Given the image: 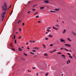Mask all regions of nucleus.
Returning a JSON list of instances; mask_svg holds the SVG:
<instances>
[{"mask_svg": "<svg viewBox=\"0 0 76 76\" xmlns=\"http://www.w3.org/2000/svg\"><path fill=\"white\" fill-rule=\"evenodd\" d=\"M35 42V41H32L33 43H34V42Z\"/></svg>", "mask_w": 76, "mask_h": 76, "instance_id": "nucleus-51", "label": "nucleus"}, {"mask_svg": "<svg viewBox=\"0 0 76 76\" xmlns=\"http://www.w3.org/2000/svg\"><path fill=\"white\" fill-rule=\"evenodd\" d=\"M63 76V74H62V76Z\"/></svg>", "mask_w": 76, "mask_h": 76, "instance_id": "nucleus-64", "label": "nucleus"}, {"mask_svg": "<svg viewBox=\"0 0 76 76\" xmlns=\"http://www.w3.org/2000/svg\"><path fill=\"white\" fill-rule=\"evenodd\" d=\"M1 18H4V14H1Z\"/></svg>", "mask_w": 76, "mask_h": 76, "instance_id": "nucleus-9", "label": "nucleus"}, {"mask_svg": "<svg viewBox=\"0 0 76 76\" xmlns=\"http://www.w3.org/2000/svg\"><path fill=\"white\" fill-rule=\"evenodd\" d=\"M50 53H54V51H50Z\"/></svg>", "mask_w": 76, "mask_h": 76, "instance_id": "nucleus-37", "label": "nucleus"}, {"mask_svg": "<svg viewBox=\"0 0 76 76\" xmlns=\"http://www.w3.org/2000/svg\"><path fill=\"white\" fill-rule=\"evenodd\" d=\"M3 19H4V18H2V21H3Z\"/></svg>", "mask_w": 76, "mask_h": 76, "instance_id": "nucleus-50", "label": "nucleus"}, {"mask_svg": "<svg viewBox=\"0 0 76 76\" xmlns=\"http://www.w3.org/2000/svg\"><path fill=\"white\" fill-rule=\"evenodd\" d=\"M61 56L62 57H64L65 56H64V55H62Z\"/></svg>", "mask_w": 76, "mask_h": 76, "instance_id": "nucleus-27", "label": "nucleus"}, {"mask_svg": "<svg viewBox=\"0 0 76 76\" xmlns=\"http://www.w3.org/2000/svg\"><path fill=\"white\" fill-rule=\"evenodd\" d=\"M5 14H6V12H3L2 15H5Z\"/></svg>", "mask_w": 76, "mask_h": 76, "instance_id": "nucleus-28", "label": "nucleus"}, {"mask_svg": "<svg viewBox=\"0 0 76 76\" xmlns=\"http://www.w3.org/2000/svg\"><path fill=\"white\" fill-rule=\"evenodd\" d=\"M47 31H48V32H51V30H49V29H48L47 30Z\"/></svg>", "mask_w": 76, "mask_h": 76, "instance_id": "nucleus-22", "label": "nucleus"}, {"mask_svg": "<svg viewBox=\"0 0 76 76\" xmlns=\"http://www.w3.org/2000/svg\"><path fill=\"white\" fill-rule=\"evenodd\" d=\"M65 46H66V47H71L70 45L67 44H65Z\"/></svg>", "mask_w": 76, "mask_h": 76, "instance_id": "nucleus-2", "label": "nucleus"}, {"mask_svg": "<svg viewBox=\"0 0 76 76\" xmlns=\"http://www.w3.org/2000/svg\"><path fill=\"white\" fill-rule=\"evenodd\" d=\"M44 2V3H48L49 1H45Z\"/></svg>", "mask_w": 76, "mask_h": 76, "instance_id": "nucleus-7", "label": "nucleus"}, {"mask_svg": "<svg viewBox=\"0 0 76 76\" xmlns=\"http://www.w3.org/2000/svg\"><path fill=\"white\" fill-rule=\"evenodd\" d=\"M65 57H66V56H65L64 57H63V58H64V59H66V58H65Z\"/></svg>", "mask_w": 76, "mask_h": 76, "instance_id": "nucleus-46", "label": "nucleus"}, {"mask_svg": "<svg viewBox=\"0 0 76 76\" xmlns=\"http://www.w3.org/2000/svg\"><path fill=\"white\" fill-rule=\"evenodd\" d=\"M38 12H36L34 13V15H37V14H38Z\"/></svg>", "mask_w": 76, "mask_h": 76, "instance_id": "nucleus-31", "label": "nucleus"}, {"mask_svg": "<svg viewBox=\"0 0 76 76\" xmlns=\"http://www.w3.org/2000/svg\"><path fill=\"white\" fill-rule=\"evenodd\" d=\"M53 29H55V30H56V31H58V28H56L54 27V26H53Z\"/></svg>", "mask_w": 76, "mask_h": 76, "instance_id": "nucleus-4", "label": "nucleus"}, {"mask_svg": "<svg viewBox=\"0 0 76 76\" xmlns=\"http://www.w3.org/2000/svg\"><path fill=\"white\" fill-rule=\"evenodd\" d=\"M21 38H22V36H20L18 38V39H21Z\"/></svg>", "mask_w": 76, "mask_h": 76, "instance_id": "nucleus-12", "label": "nucleus"}, {"mask_svg": "<svg viewBox=\"0 0 76 76\" xmlns=\"http://www.w3.org/2000/svg\"><path fill=\"white\" fill-rule=\"evenodd\" d=\"M66 29L64 30L63 32V34H64L66 32Z\"/></svg>", "mask_w": 76, "mask_h": 76, "instance_id": "nucleus-13", "label": "nucleus"}, {"mask_svg": "<svg viewBox=\"0 0 76 76\" xmlns=\"http://www.w3.org/2000/svg\"><path fill=\"white\" fill-rule=\"evenodd\" d=\"M63 49H64V48L62 47L60 48V50H63Z\"/></svg>", "mask_w": 76, "mask_h": 76, "instance_id": "nucleus-15", "label": "nucleus"}, {"mask_svg": "<svg viewBox=\"0 0 76 76\" xmlns=\"http://www.w3.org/2000/svg\"><path fill=\"white\" fill-rule=\"evenodd\" d=\"M36 18H39V16H38V15L36 17Z\"/></svg>", "mask_w": 76, "mask_h": 76, "instance_id": "nucleus-34", "label": "nucleus"}, {"mask_svg": "<svg viewBox=\"0 0 76 76\" xmlns=\"http://www.w3.org/2000/svg\"><path fill=\"white\" fill-rule=\"evenodd\" d=\"M23 54H24V55H25V56H28V55H27V54H26L25 53H24Z\"/></svg>", "mask_w": 76, "mask_h": 76, "instance_id": "nucleus-20", "label": "nucleus"}, {"mask_svg": "<svg viewBox=\"0 0 76 76\" xmlns=\"http://www.w3.org/2000/svg\"><path fill=\"white\" fill-rule=\"evenodd\" d=\"M48 39V38H45V39L46 40H47V39Z\"/></svg>", "mask_w": 76, "mask_h": 76, "instance_id": "nucleus-48", "label": "nucleus"}, {"mask_svg": "<svg viewBox=\"0 0 76 76\" xmlns=\"http://www.w3.org/2000/svg\"><path fill=\"white\" fill-rule=\"evenodd\" d=\"M2 9L3 10L7 11V4H6V3H5L4 4V5L2 6Z\"/></svg>", "mask_w": 76, "mask_h": 76, "instance_id": "nucleus-1", "label": "nucleus"}, {"mask_svg": "<svg viewBox=\"0 0 76 76\" xmlns=\"http://www.w3.org/2000/svg\"><path fill=\"white\" fill-rule=\"evenodd\" d=\"M69 57L70 58L72 59L73 58V56H69Z\"/></svg>", "mask_w": 76, "mask_h": 76, "instance_id": "nucleus-19", "label": "nucleus"}, {"mask_svg": "<svg viewBox=\"0 0 76 76\" xmlns=\"http://www.w3.org/2000/svg\"><path fill=\"white\" fill-rule=\"evenodd\" d=\"M13 13V12L12 11H11V12L10 13V15H12V13Z\"/></svg>", "mask_w": 76, "mask_h": 76, "instance_id": "nucleus-53", "label": "nucleus"}, {"mask_svg": "<svg viewBox=\"0 0 76 76\" xmlns=\"http://www.w3.org/2000/svg\"><path fill=\"white\" fill-rule=\"evenodd\" d=\"M18 22H21V20H19Z\"/></svg>", "mask_w": 76, "mask_h": 76, "instance_id": "nucleus-62", "label": "nucleus"}, {"mask_svg": "<svg viewBox=\"0 0 76 76\" xmlns=\"http://www.w3.org/2000/svg\"><path fill=\"white\" fill-rule=\"evenodd\" d=\"M50 47H53V44H51L50 45Z\"/></svg>", "mask_w": 76, "mask_h": 76, "instance_id": "nucleus-26", "label": "nucleus"}, {"mask_svg": "<svg viewBox=\"0 0 76 76\" xmlns=\"http://www.w3.org/2000/svg\"><path fill=\"white\" fill-rule=\"evenodd\" d=\"M33 69H35V67H32Z\"/></svg>", "mask_w": 76, "mask_h": 76, "instance_id": "nucleus-57", "label": "nucleus"}, {"mask_svg": "<svg viewBox=\"0 0 76 76\" xmlns=\"http://www.w3.org/2000/svg\"><path fill=\"white\" fill-rule=\"evenodd\" d=\"M44 7H41L40 9H44Z\"/></svg>", "mask_w": 76, "mask_h": 76, "instance_id": "nucleus-23", "label": "nucleus"}, {"mask_svg": "<svg viewBox=\"0 0 76 76\" xmlns=\"http://www.w3.org/2000/svg\"><path fill=\"white\" fill-rule=\"evenodd\" d=\"M57 51V50H56V49H55L54 50H53V53H54L55 51Z\"/></svg>", "mask_w": 76, "mask_h": 76, "instance_id": "nucleus-29", "label": "nucleus"}, {"mask_svg": "<svg viewBox=\"0 0 76 76\" xmlns=\"http://www.w3.org/2000/svg\"><path fill=\"white\" fill-rule=\"evenodd\" d=\"M47 29H51V27H48Z\"/></svg>", "mask_w": 76, "mask_h": 76, "instance_id": "nucleus-49", "label": "nucleus"}, {"mask_svg": "<svg viewBox=\"0 0 76 76\" xmlns=\"http://www.w3.org/2000/svg\"><path fill=\"white\" fill-rule=\"evenodd\" d=\"M48 32H46V34H48Z\"/></svg>", "mask_w": 76, "mask_h": 76, "instance_id": "nucleus-61", "label": "nucleus"}, {"mask_svg": "<svg viewBox=\"0 0 76 76\" xmlns=\"http://www.w3.org/2000/svg\"><path fill=\"white\" fill-rule=\"evenodd\" d=\"M57 22H58V20H57Z\"/></svg>", "mask_w": 76, "mask_h": 76, "instance_id": "nucleus-63", "label": "nucleus"}, {"mask_svg": "<svg viewBox=\"0 0 76 76\" xmlns=\"http://www.w3.org/2000/svg\"><path fill=\"white\" fill-rule=\"evenodd\" d=\"M56 26L57 27H58V28H59V26L58 25H56Z\"/></svg>", "mask_w": 76, "mask_h": 76, "instance_id": "nucleus-39", "label": "nucleus"}, {"mask_svg": "<svg viewBox=\"0 0 76 76\" xmlns=\"http://www.w3.org/2000/svg\"><path fill=\"white\" fill-rule=\"evenodd\" d=\"M73 34H74V35H76V33H74Z\"/></svg>", "mask_w": 76, "mask_h": 76, "instance_id": "nucleus-58", "label": "nucleus"}, {"mask_svg": "<svg viewBox=\"0 0 76 76\" xmlns=\"http://www.w3.org/2000/svg\"><path fill=\"white\" fill-rule=\"evenodd\" d=\"M44 56H47L48 55L46 53H45L44 54Z\"/></svg>", "mask_w": 76, "mask_h": 76, "instance_id": "nucleus-14", "label": "nucleus"}, {"mask_svg": "<svg viewBox=\"0 0 76 76\" xmlns=\"http://www.w3.org/2000/svg\"><path fill=\"white\" fill-rule=\"evenodd\" d=\"M29 42H30V43H31V44H32L33 42H32V41L30 40L29 41Z\"/></svg>", "mask_w": 76, "mask_h": 76, "instance_id": "nucleus-21", "label": "nucleus"}, {"mask_svg": "<svg viewBox=\"0 0 76 76\" xmlns=\"http://www.w3.org/2000/svg\"><path fill=\"white\" fill-rule=\"evenodd\" d=\"M30 12H31V11H30L27 12V13L28 14H29V13H30Z\"/></svg>", "mask_w": 76, "mask_h": 76, "instance_id": "nucleus-36", "label": "nucleus"}, {"mask_svg": "<svg viewBox=\"0 0 76 76\" xmlns=\"http://www.w3.org/2000/svg\"><path fill=\"white\" fill-rule=\"evenodd\" d=\"M69 51H70V52H72V51L70 50H69Z\"/></svg>", "mask_w": 76, "mask_h": 76, "instance_id": "nucleus-59", "label": "nucleus"}, {"mask_svg": "<svg viewBox=\"0 0 76 76\" xmlns=\"http://www.w3.org/2000/svg\"><path fill=\"white\" fill-rule=\"evenodd\" d=\"M44 47V48H46V46H45V45H42Z\"/></svg>", "mask_w": 76, "mask_h": 76, "instance_id": "nucleus-16", "label": "nucleus"}, {"mask_svg": "<svg viewBox=\"0 0 76 76\" xmlns=\"http://www.w3.org/2000/svg\"><path fill=\"white\" fill-rule=\"evenodd\" d=\"M19 30L20 31H22V29L20 28L19 29Z\"/></svg>", "mask_w": 76, "mask_h": 76, "instance_id": "nucleus-33", "label": "nucleus"}, {"mask_svg": "<svg viewBox=\"0 0 76 76\" xmlns=\"http://www.w3.org/2000/svg\"><path fill=\"white\" fill-rule=\"evenodd\" d=\"M64 50H65L66 51H69V50L66 48H64Z\"/></svg>", "mask_w": 76, "mask_h": 76, "instance_id": "nucleus-24", "label": "nucleus"}, {"mask_svg": "<svg viewBox=\"0 0 76 76\" xmlns=\"http://www.w3.org/2000/svg\"><path fill=\"white\" fill-rule=\"evenodd\" d=\"M67 40L69 41H70V42H71L72 41V40H71L70 39V38H68Z\"/></svg>", "mask_w": 76, "mask_h": 76, "instance_id": "nucleus-10", "label": "nucleus"}, {"mask_svg": "<svg viewBox=\"0 0 76 76\" xmlns=\"http://www.w3.org/2000/svg\"><path fill=\"white\" fill-rule=\"evenodd\" d=\"M28 72H31V71L28 70Z\"/></svg>", "mask_w": 76, "mask_h": 76, "instance_id": "nucleus-56", "label": "nucleus"}, {"mask_svg": "<svg viewBox=\"0 0 76 76\" xmlns=\"http://www.w3.org/2000/svg\"><path fill=\"white\" fill-rule=\"evenodd\" d=\"M24 25H25V23H23V25H22V26H24Z\"/></svg>", "mask_w": 76, "mask_h": 76, "instance_id": "nucleus-35", "label": "nucleus"}, {"mask_svg": "<svg viewBox=\"0 0 76 76\" xmlns=\"http://www.w3.org/2000/svg\"><path fill=\"white\" fill-rule=\"evenodd\" d=\"M35 10H36L35 9H32V11H35Z\"/></svg>", "mask_w": 76, "mask_h": 76, "instance_id": "nucleus-42", "label": "nucleus"}, {"mask_svg": "<svg viewBox=\"0 0 76 76\" xmlns=\"http://www.w3.org/2000/svg\"><path fill=\"white\" fill-rule=\"evenodd\" d=\"M57 54H61V52H58Z\"/></svg>", "mask_w": 76, "mask_h": 76, "instance_id": "nucleus-25", "label": "nucleus"}, {"mask_svg": "<svg viewBox=\"0 0 76 76\" xmlns=\"http://www.w3.org/2000/svg\"><path fill=\"white\" fill-rule=\"evenodd\" d=\"M70 61L69 60H68V61H67V64H69L70 63Z\"/></svg>", "mask_w": 76, "mask_h": 76, "instance_id": "nucleus-8", "label": "nucleus"}, {"mask_svg": "<svg viewBox=\"0 0 76 76\" xmlns=\"http://www.w3.org/2000/svg\"><path fill=\"white\" fill-rule=\"evenodd\" d=\"M14 39H15V35H14Z\"/></svg>", "mask_w": 76, "mask_h": 76, "instance_id": "nucleus-45", "label": "nucleus"}, {"mask_svg": "<svg viewBox=\"0 0 76 76\" xmlns=\"http://www.w3.org/2000/svg\"><path fill=\"white\" fill-rule=\"evenodd\" d=\"M50 12H55V11H52V10H51Z\"/></svg>", "mask_w": 76, "mask_h": 76, "instance_id": "nucleus-43", "label": "nucleus"}, {"mask_svg": "<svg viewBox=\"0 0 76 76\" xmlns=\"http://www.w3.org/2000/svg\"><path fill=\"white\" fill-rule=\"evenodd\" d=\"M37 76H38V73H37Z\"/></svg>", "mask_w": 76, "mask_h": 76, "instance_id": "nucleus-47", "label": "nucleus"}, {"mask_svg": "<svg viewBox=\"0 0 76 76\" xmlns=\"http://www.w3.org/2000/svg\"><path fill=\"white\" fill-rule=\"evenodd\" d=\"M27 49L28 50H29V46L27 47Z\"/></svg>", "mask_w": 76, "mask_h": 76, "instance_id": "nucleus-41", "label": "nucleus"}, {"mask_svg": "<svg viewBox=\"0 0 76 76\" xmlns=\"http://www.w3.org/2000/svg\"><path fill=\"white\" fill-rule=\"evenodd\" d=\"M18 50H19V51H22V49H21V48H18Z\"/></svg>", "mask_w": 76, "mask_h": 76, "instance_id": "nucleus-6", "label": "nucleus"}, {"mask_svg": "<svg viewBox=\"0 0 76 76\" xmlns=\"http://www.w3.org/2000/svg\"><path fill=\"white\" fill-rule=\"evenodd\" d=\"M30 54H34V53H32L31 52H30Z\"/></svg>", "mask_w": 76, "mask_h": 76, "instance_id": "nucleus-32", "label": "nucleus"}, {"mask_svg": "<svg viewBox=\"0 0 76 76\" xmlns=\"http://www.w3.org/2000/svg\"><path fill=\"white\" fill-rule=\"evenodd\" d=\"M15 44H16V40H15Z\"/></svg>", "mask_w": 76, "mask_h": 76, "instance_id": "nucleus-38", "label": "nucleus"}, {"mask_svg": "<svg viewBox=\"0 0 76 76\" xmlns=\"http://www.w3.org/2000/svg\"><path fill=\"white\" fill-rule=\"evenodd\" d=\"M10 45L11 46H12V47H13V46H12V43H10Z\"/></svg>", "mask_w": 76, "mask_h": 76, "instance_id": "nucleus-30", "label": "nucleus"}, {"mask_svg": "<svg viewBox=\"0 0 76 76\" xmlns=\"http://www.w3.org/2000/svg\"><path fill=\"white\" fill-rule=\"evenodd\" d=\"M73 56H74V57H75V55H73Z\"/></svg>", "mask_w": 76, "mask_h": 76, "instance_id": "nucleus-60", "label": "nucleus"}, {"mask_svg": "<svg viewBox=\"0 0 76 76\" xmlns=\"http://www.w3.org/2000/svg\"><path fill=\"white\" fill-rule=\"evenodd\" d=\"M45 75H46V76H48V74L47 73V74H46Z\"/></svg>", "mask_w": 76, "mask_h": 76, "instance_id": "nucleus-44", "label": "nucleus"}, {"mask_svg": "<svg viewBox=\"0 0 76 76\" xmlns=\"http://www.w3.org/2000/svg\"><path fill=\"white\" fill-rule=\"evenodd\" d=\"M60 42H63L64 41H65V40L64 39L63 40V39L61 38L60 39Z\"/></svg>", "mask_w": 76, "mask_h": 76, "instance_id": "nucleus-3", "label": "nucleus"}, {"mask_svg": "<svg viewBox=\"0 0 76 76\" xmlns=\"http://www.w3.org/2000/svg\"><path fill=\"white\" fill-rule=\"evenodd\" d=\"M49 37H50V38H53V36L51 34H49Z\"/></svg>", "mask_w": 76, "mask_h": 76, "instance_id": "nucleus-5", "label": "nucleus"}, {"mask_svg": "<svg viewBox=\"0 0 76 76\" xmlns=\"http://www.w3.org/2000/svg\"><path fill=\"white\" fill-rule=\"evenodd\" d=\"M11 49H12V50H13V51H15V48H12Z\"/></svg>", "mask_w": 76, "mask_h": 76, "instance_id": "nucleus-17", "label": "nucleus"}, {"mask_svg": "<svg viewBox=\"0 0 76 76\" xmlns=\"http://www.w3.org/2000/svg\"><path fill=\"white\" fill-rule=\"evenodd\" d=\"M28 44H28V43L27 42L26 43V45H28Z\"/></svg>", "mask_w": 76, "mask_h": 76, "instance_id": "nucleus-54", "label": "nucleus"}, {"mask_svg": "<svg viewBox=\"0 0 76 76\" xmlns=\"http://www.w3.org/2000/svg\"><path fill=\"white\" fill-rule=\"evenodd\" d=\"M33 52H35V51H35V50H33Z\"/></svg>", "mask_w": 76, "mask_h": 76, "instance_id": "nucleus-52", "label": "nucleus"}, {"mask_svg": "<svg viewBox=\"0 0 76 76\" xmlns=\"http://www.w3.org/2000/svg\"><path fill=\"white\" fill-rule=\"evenodd\" d=\"M38 23H41V21H38Z\"/></svg>", "mask_w": 76, "mask_h": 76, "instance_id": "nucleus-55", "label": "nucleus"}, {"mask_svg": "<svg viewBox=\"0 0 76 76\" xmlns=\"http://www.w3.org/2000/svg\"><path fill=\"white\" fill-rule=\"evenodd\" d=\"M39 48H37V47H35L34 48V50H39Z\"/></svg>", "mask_w": 76, "mask_h": 76, "instance_id": "nucleus-11", "label": "nucleus"}, {"mask_svg": "<svg viewBox=\"0 0 76 76\" xmlns=\"http://www.w3.org/2000/svg\"><path fill=\"white\" fill-rule=\"evenodd\" d=\"M67 55H69V56H70V55H71L70 54V53H67Z\"/></svg>", "mask_w": 76, "mask_h": 76, "instance_id": "nucleus-40", "label": "nucleus"}, {"mask_svg": "<svg viewBox=\"0 0 76 76\" xmlns=\"http://www.w3.org/2000/svg\"><path fill=\"white\" fill-rule=\"evenodd\" d=\"M55 10H56V11H58L59 10V9H55Z\"/></svg>", "mask_w": 76, "mask_h": 76, "instance_id": "nucleus-18", "label": "nucleus"}]
</instances>
